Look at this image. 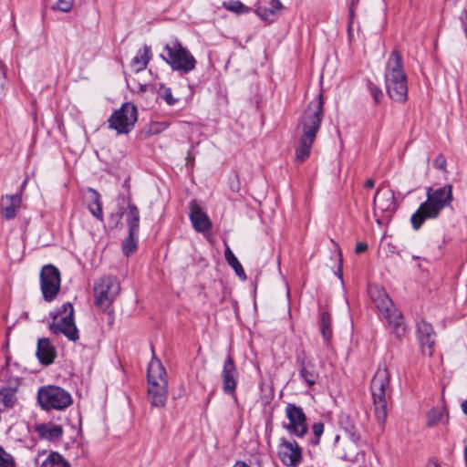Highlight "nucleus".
I'll return each mask as SVG.
<instances>
[{"label": "nucleus", "mask_w": 467, "mask_h": 467, "mask_svg": "<svg viewBox=\"0 0 467 467\" xmlns=\"http://www.w3.org/2000/svg\"><path fill=\"white\" fill-rule=\"evenodd\" d=\"M223 6L230 11H233L237 14H241L246 10V6L237 0H231L229 2H224Z\"/></svg>", "instance_id": "72a5a7b5"}, {"label": "nucleus", "mask_w": 467, "mask_h": 467, "mask_svg": "<svg viewBox=\"0 0 467 467\" xmlns=\"http://www.w3.org/2000/svg\"><path fill=\"white\" fill-rule=\"evenodd\" d=\"M22 194L21 192L14 195H5L1 199V213L5 220H12L16 216V213L21 206Z\"/></svg>", "instance_id": "aec40b11"}, {"label": "nucleus", "mask_w": 467, "mask_h": 467, "mask_svg": "<svg viewBox=\"0 0 467 467\" xmlns=\"http://www.w3.org/2000/svg\"><path fill=\"white\" fill-rule=\"evenodd\" d=\"M223 389L226 394H234L236 386L238 372L234 365L233 358L228 355L224 360L223 370Z\"/></svg>", "instance_id": "f3484780"}, {"label": "nucleus", "mask_w": 467, "mask_h": 467, "mask_svg": "<svg viewBox=\"0 0 467 467\" xmlns=\"http://www.w3.org/2000/svg\"><path fill=\"white\" fill-rule=\"evenodd\" d=\"M299 374L301 379L307 384V386L315 385L318 379V373L315 368V365L312 362L305 359L301 361Z\"/></svg>", "instance_id": "b1692460"}, {"label": "nucleus", "mask_w": 467, "mask_h": 467, "mask_svg": "<svg viewBox=\"0 0 467 467\" xmlns=\"http://www.w3.org/2000/svg\"><path fill=\"white\" fill-rule=\"evenodd\" d=\"M26 183H27V179H25L24 182H22L21 186H20V192L21 193H22V191L26 188Z\"/></svg>", "instance_id": "49530a36"}, {"label": "nucleus", "mask_w": 467, "mask_h": 467, "mask_svg": "<svg viewBox=\"0 0 467 467\" xmlns=\"http://www.w3.org/2000/svg\"><path fill=\"white\" fill-rule=\"evenodd\" d=\"M373 205L377 223L381 225L389 222L397 208L393 191L379 189L374 196Z\"/></svg>", "instance_id": "ddd939ff"}, {"label": "nucleus", "mask_w": 467, "mask_h": 467, "mask_svg": "<svg viewBox=\"0 0 467 467\" xmlns=\"http://www.w3.org/2000/svg\"><path fill=\"white\" fill-rule=\"evenodd\" d=\"M323 118L324 99L322 93H319L309 102L298 122L299 145L296 150V162L301 163L309 157Z\"/></svg>", "instance_id": "f257e3e1"}, {"label": "nucleus", "mask_w": 467, "mask_h": 467, "mask_svg": "<svg viewBox=\"0 0 467 467\" xmlns=\"http://www.w3.org/2000/svg\"><path fill=\"white\" fill-rule=\"evenodd\" d=\"M277 455L281 462L287 467H297L303 461L302 449L296 441L280 438Z\"/></svg>", "instance_id": "2eb2a0df"}, {"label": "nucleus", "mask_w": 467, "mask_h": 467, "mask_svg": "<svg viewBox=\"0 0 467 467\" xmlns=\"http://www.w3.org/2000/svg\"><path fill=\"white\" fill-rule=\"evenodd\" d=\"M36 355L43 365H50L57 357V350L48 338H39L37 341Z\"/></svg>", "instance_id": "412c9836"}, {"label": "nucleus", "mask_w": 467, "mask_h": 467, "mask_svg": "<svg viewBox=\"0 0 467 467\" xmlns=\"http://www.w3.org/2000/svg\"><path fill=\"white\" fill-rule=\"evenodd\" d=\"M189 217L192 227L199 233L209 231L213 224L208 215L201 209L196 201H191L189 203Z\"/></svg>", "instance_id": "a211bd4d"}, {"label": "nucleus", "mask_w": 467, "mask_h": 467, "mask_svg": "<svg viewBox=\"0 0 467 467\" xmlns=\"http://www.w3.org/2000/svg\"><path fill=\"white\" fill-rule=\"evenodd\" d=\"M151 58L150 48L148 46H143L139 49L134 57L131 59L130 67L135 73L144 70Z\"/></svg>", "instance_id": "4be33fe9"}, {"label": "nucleus", "mask_w": 467, "mask_h": 467, "mask_svg": "<svg viewBox=\"0 0 467 467\" xmlns=\"http://www.w3.org/2000/svg\"><path fill=\"white\" fill-rule=\"evenodd\" d=\"M338 276H339L340 279H342V275H341V271L340 270H339Z\"/></svg>", "instance_id": "8fccbe9b"}, {"label": "nucleus", "mask_w": 467, "mask_h": 467, "mask_svg": "<svg viewBox=\"0 0 467 467\" xmlns=\"http://www.w3.org/2000/svg\"><path fill=\"white\" fill-rule=\"evenodd\" d=\"M368 293L378 310L388 320L398 338L405 336L406 327L402 315L394 307L393 302L386 291L378 285H369Z\"/></svg>", "instance_id": "20e7f679"}, {"label": "nucleus", "mask_w": 467, "mask_h": 467, "mask_svg": "<svg viewBox=\"0 0 467 467\" xmlns=\"http://www.w3.org/2000/svg\"><path fill=\"white\" fill-rule=\"evenodd\" d=\"M357 6H358V5H354L353 0H351L350 5H349V17H348V31L349 35H350V32L352 29V25H353V21H354L355 8Z\"/></svg>", "instance_id": "58836bf2"}, {"label": "nucleus", "mask_w": 467, "mask_h": 467, "mask_svg": "<svg viewBox=\"0 0 467 467\" xmlns=\"http://www.w3.org/2000/svg\"><path fill=\"white\" fill-rule=\"evenodd\" d=\"M313 433L315 435V439L312 441L313 445H318L321 435L324 432V424L322 422H316L313 427Z\"/></svg>", "instance_id": "c9c22d12"}, {"label": "nucleus", "mask_w": 467, "mask_h": 467, "mask_svg": "<svg viewBox=\"0 0 467 467\" xmlns=\"http://www.w3.org/2000/svg\"><path fill=\"white\" fill-rule=\"evenodd\" d=\"M320 331L327 344L332 337L331 317L328 312L322 311L320 315Z\"/></svg>", "instance_id": "cd10ccee"}, {"label": "nucleus", "mask_w": 467, "mask_h": 467, "mask_svg": "<svg viewBox=\"0 0 467 467\" xmlns=\"http://www.w3.org/2000/svg\"><path fill=\"white\" fill-rule=\"evenodd\" d=\"M451 201L452 190L451 185H445L436 190L430 188L427 192V200L411 215L412 227L418 230L426 219L438 217L441 211L449 205Z\"/></svg>", "instance_id": "7ed1b4c3"}, {"label": "nucleus", "mask_w": 467, "mask_h": 467, "mask_svg": "<svg viewBox=\"0 0 467 467\" xmlns=\"http://www.w3.org/2000/svg\"><path fill=\"white\" fill-rule=\"evenodd\" d=\"M446 164V159L442 154L438 155L433 161V166L441 171H445Z\"/></svg>", "instance_id": "4c0bfd02"}, {"label": "nucleus", "mask_w": 467, "mask_h": 467, "mask_svg": "<svg viewBox=\"0 0 467 467\" xmlns=\"http://www.w3.org/2000/svg\"><path fill=\"white\" fill-rule=\"evenodd\" d=\"M283 5L279 0H272L270 6H258L256 8V15L265 21L274 22L276 19V14L281 11Z\"/></svg>", "instance_id": "5701e85b"}, {"label": "nucleus", "mask_w": 467, "mask_h": 467, "mask_svg": "<svg viewBox=\"0 0 467 467\" xmlns=\"http://www.w3.org/2000/svg\"><path fill=\"white\" fill-rule=\"evenodd\" d=\"M125 214H126V222H127L129 231H131V233L139 232L140 231V210H139V208L133 203H129Z\"/></svg>", "instance_id": "393cba45"}, {"label": "nucleus", "mask_w": 467, "mask_h": 467, "mask_svg": "<svg viewBox=\"0 0 467 467\" xmlns=\"http://www.w3.org/2000/svg\"><path fill=\"white\" fill-rule=\"evenodd\" d=\"M138 235L139 232L131 233V231H129L128 236L122 243V251L125 255L129 256L136 251L138 246Z\"/></svg>", "instance_id": "c85d7f7f"}, {"label": "nucleus", "mask_w": 467, "mask_h": 467, "mask_svg": "<svg viewBox=\"0 0 467 467\" xmlns=\"http://www.w3.org/2000/svg\"><path fill=\"white\" fill-rule=\"evenodd\" d=\"M89 192L91 193L93 203L88 205V209L96 218H98L99 221H102L103 213L99 194L98 192L92 189L89 190Z\"/></svg>", "instance_id": "c756f323"}, {"label": "nucleus", "mask_w": 467, "mask_h": 467, "mask_svg": "<svg viewBox=\"0 0 467 467\" xmlns=\"http://www.w3.org/2000/svg\"><path fill=\"white\" fill-rule=\"evenodd\" d=\"M49 329L54 334H63L68 340L77 342L79 338V332L74 320L73 306L65 303L59 313L53 317Z\"/></svg>", "instance_id": "6e6552de"}, {"label": "nucleus", "mask_w": 467, "mask_h": 467, "mask_svg": "<svg viewBox=\"0 0 467 467\" xmlns=\"http://www.w3.org/2000/svg\"><path fill=\"white\" fill-rule=\"evenodd\" d=\"M388 95L396 102L403 103L408 98V78L403 69V60L400 51L394 49L389 55L384 72Z\"/></svg>", "instance_id": "f03ea898"}, {"label": "nucleus", "mask_w": 467, "mask_h": 467, "mask_svg": "<svg viewBox=\"0 0 467 467\" xmlns=\"http://www.w3.org/2000/svg\"><path fill=\"white\" fill-rule=\"evenodd\" d=\"M347 431L353 442L357 443L359 441V434L355 427H351L349 430H347Z\"/></svg>", "instance_id": "ea45409f"}, {"label": "nucleus", "mask_w": 467, "mask_h": 467, "mask_svg": "<svg viewBox=\"0 0 467 467\" xmlns=\"http://www.w3.org/2000/svg\"><path fill=\"white\" fill-rule=\"evenodd\" d=\"M445 418V413L441 409L433 408L427 415V426L433 427L439 422H442Z\"/></svg>", "instance_id": "7c9ffc66"}, {"label": "nucleus", "mask_w": 467, "mask_h": 467, "mask_svg": "<svg viewBox=\"0 0 467 467\" xmlns=\"http://www.w3.org/2000/svg\"><path fill=\"white\" fill-rule=\"evenodd\" d=\"M224 258L227 262V264L234 270L236 275L241 278L242 280L246 279L245 272L241 265V263L238 261L237 257L234 255L231 248L226 245L225 251H224Z\"/></svg>", "instance_id": "bb28decb"}, {"label": "nucleus", "mask_w": 467, "mask_h": 467, "mask_svg": "<svg viewBox=\"0 0 467 467\" xmlns=\"http://www.w3.org/2000/svg\"><path fill=\"white\" fill-rule=\"evenodd\" d=\"M417 335L424 355L431 357L434 351L435 332L431 324L424 320L417 324Z\"/></svg>", "instance_id": "dca6fc26"}, {"label": "nucleus", "mask_w": 467, "mask_h": 467, "mask_svg": "<svg viewBox=\"0 0 467 467\" xmlns=\"http://www.w3.org/2000/svg\"><path fill=\"white\" fill-rule=\"evenodd\" d=\"M368 249V244L366 243H358L356 245L355 251L357 254H361Z\"/></svg>", "instance_id": "a19ab883"}, {"label": "nucleus", "mask_w": 467, "mask_h": 467, "mask_svg": "<svg viewBox=\"0 0 467 467\" xmlns=\"http://www.w3.org/2000/svg\"><path fill=\"white\" fill-rule=\"evenodd\" d=\"M354 5H358L359 0H353Z\"/></svg>", "instance_id": "09e8293b"}, {"label": "nucleus", "mask_w": 467, "mask_h": 467, "mask_svg": "<svg viewBox=\"0 0 467 467\" xmlns=\"http://www.w3.org/2000/svg\"><path fill=\"white\" fill-rule=\"evenodd\" d=\"M138 119V110L135 105L124 103L109 118V128L116 130L118 134H128Z\"/></svg>", "instance_id": "9b49d317"}, {"label": "nucleus", "mask_w": 467, "mask_h": 467, "mask_svg": "<svg viewBox=\"0 0 467 467\" xmlns=\"http://www.w3.org/2000/svg\"><path fill=\"white\" fill-rule=\"evenodd\" d=\"M120 291V284L117 277L106 275L94 285L95 305L101 310H107L114 302Z\"/></svg>", "instance_id": "9d476101"}, {"label": "nucleus", "mask_w": 467, "mask_h": 467, "mask_svg": "<svg viewBox=\"0 0 467 467\" xmlns=\"http://www.w3.org/2000/svg\"><path fill=\"white\" fill-rule=\"evenodd\" d=\"M462 411L467 415V399L462 403Z\"/></svg>", "instance_id": "a18cd8bd"}, {"label": "nucleus", "mask_w": 467, "mask_h": 467, "mask_svg": "<svg viewBox=\"0 0 467 467\" xmlns=\"http://www.w3.org/2000/svg\"><path fill=\"white\" fill-rule=\"evenodd\" d=\"M0 467H16L14 457L0 446Z\"/></svg>", "instance_id": "473e14b6"}, {"label": "nucleus", "mask_w": 467, "mask_h": 467, "mask_svg": "<svg viewBox=\"0 0 467 467\" xmlns=\"http://www.w3.org/2000/svg\"><path fill=\"white\" fill-rule=\"evenodd\" d=\"M164 49L168 57H163V58L173 70L189 73L195 68L196 59L178 40L167 44Z\"/></svg>", "instance_id": "1a4fd4ad"}, {"label": "nucleus", "mask_w": 467, "mask_h": 467, "mask_svg": "<svg viewBox=\"0 0 467 467\" xmlns=\"http://www.w3.org/2000/svg\"><path fill=\"white\" fill-rule=\"evenodd\" d=\"M37 401L45 410H63L72 404V397L58 386L47 385L38 389Z\"/></svg>", "instance_id": "0eeeda50"}, {"label": "nucleus", "mask_w": 467, "mask_h": 467, "mask_svg": "<svg viewBox=\"0 0 467 467\" xmlns=\"http://www.w3.org/2000/svg\"><path fill=\"white\" fill-rule=\"evenodd\" d=\"M123 213H117V214H111L110 215V221H112L114 223V225H117V223H119L120 217L122 216Z\"/></svg>", "instance_id": "79ce46f5"}, {"label": "nucleus", "mask_w": 467, "mask_h": 467, "mask_svg": "<svg viewBox=\"0 0 467 467\" xmlns=\"http://www.w3.org/2000/svg\"><path fill=\"white\" fill-rule=\"evenodd\" d=\"M371 394L375 415L384 425L388 416V400L391 396L390 374L387 368H379L371 380Z\"/></svg>", "instance_id": "423d86ee"}, {"label": "nucleus", "mask_w": 467, "mask_h": 467, "mask_svg": "<svg viewBox=\"0 0 467 467\" xmlns=\"http://www.w3.org/2000/svg\"><path fill=\"white\" fill-rule=\"evenodd\" d=\"M39 285L45 301H54L61 287V274L58 268L51 264L42 266L39 273Z\"/></svg>", "instance_id": "f8f14e48"}, {"label": "nucleus", "mask_w": 467, "mask_h": 467, "mask_svg": "<svg viewBox=\"0 0 467 467\" xmlns=\"http://www.w3.org/2000/svg\"><path fill=\"white\" fill-rule=\"evenodd\" d=\"M35 431L41 440L52 442L61 441L64 433L62 426L54 422L37 424Z\"/></svg>", "instance_id": "6ab92c4d"}, {"label": "nucleus", "mask_w": 467, "mask_h": 467, "mask_svg": "<svg viewBox=\"0 0 467 467\" xmlns=\"http://www.w3.org/2000/svg\"><path fill=\"white\" fill-rule=\"evenodd\" d=\"M158 97L163 99L169 106L175 105L178 101V98H174L171 89L163 84H161L158 88Z\"/></svg>", "instance_id": "2f4dec72"}, {"label": "nucleus", "mask_w": 467, "mask_h": 467, "mask_svg": "<svg viewBox=\"0 0 467 467\" xmlns=\"http://www.w3.org/2000/svg\"><path fill=\"white\" fill-rule=\"evenodd\" d=\"M73 5L74 0H57L52 8L61 12H69L72 9Z\"/></svg>", "instance_id": "f704fd0d"}, {"label": "nucleus", "mask_w": 467, "mask_h": 467, "mask_svg": "<svg viewBox=\"0 0 467 467\" xmlns=\"http://www.w3.org/2000/svg\"><path fill=\"white\" fill-rule=\"evenodd\" d=\"M368 89L371 97L374 99L375 103L378 104L380 100V98L383 96L381 89L371 82L368 83Z\"/></svg>", "instance_id": "e433bc0d"}, {"label": "nucleus", "mask_w": 467, "mask_h": 467, "mask_svg": "<svg viewBox=\"0 0 467 467\" xmlns=\"http://www.w3.org/2000/svg\"><path fill=\"white\" fill-rule=\"evenodd\" d=\"M366 188H373L374 187V181L372 179H368L365 182Z\"/></svg>", "instance_id": "c03bdc74"}, {"label": "nucleus", "mask_w": 467, "mask_h": 467, "mask_svg": "<svg viewBox=\"0 0 467 467\" xmlns=\"http://www.w3.org/2000/svg\"><path fill=\"white\" fill-rule=\"evenodd\" d=\"M285 412L288 423L284 425V428L291 436L303 438L308 431L307 419L303 409L294 403H288Z\"/></svg>", "instance_id": "4468645a"}, {"label": "nucleus", "mask_w": 467, "mask_h": 467, "mask_svg": "<svg viewBox=\"0 0 467 467\" xmlns=\"http://www.w3.org/2000/svg\"><path fill=\"white\" fill-rule=\"evenodd\" d=\"M428 467H440V465L436 462H431L428 463Z\"/></svg>", "instance_id": "de8ad7c7"}, {"label": "nucleus", "mask_w": 467, "mask_h": 467, "mask_svg": "<svg viewBox=\"0 0 467 467\" xmlns=\"http://www.w3.org/2000/svg\"><path fill=\"white\" fill-rule=\"evenodd\" d=\"M233 467H251L245 462L238 461Z\"/></svg>", "instance_id": "37998d69"}, {"label": "nucleus", "mask_w": 467, "mask_h": 467, "mask_svg": "<svg viewBox=\"0 0 467 467\" xmlns=\"http://www.w3.org/2000/svg\"><path fill=\"white\" fill-rule=\"evenodd\" d=\"M37 467H71L70 463L58 452H50Z\"/></svg>", "instance_id": "a878e982"}, {"label": "nucleus", "mask_w": 467, "mask_h": 467, "mask_svg": "<svg viewBox=\"0 0 467 467\" xmlns=\"http://www.w3.org/2000/svg\"><path fill=\"white\" fill-rule=\"evenodd\" d=\"M148 397L155 407H164L168 398V379L164 366L159 358L152 357L147 371Z\"/></svg>", "instance_id": "39448f33"}]
</instances>
